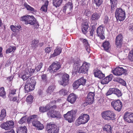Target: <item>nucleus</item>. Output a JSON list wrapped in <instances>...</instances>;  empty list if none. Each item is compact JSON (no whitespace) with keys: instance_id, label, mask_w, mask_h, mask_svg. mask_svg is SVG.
<instances>
[{"instance_id":"1","label":"nucleus","mask_w":133,"mask_h":133,"mask_svg":"<svg viewBox=\"0 0 133 133\" xmlns=\"http://www.w3.org/2000/svg\"><path fill=\"white\" fill-rule=\"evenodd\" d=\"M21 20L25 22L26 24H29L34 25L35 28H37L39 27L38 24L35 18L33 16L29 15L24 16L21 18Z\"/></svg>"},{"instance_id":"2","label":"nucleus","mask_w":133,"mask_h":133,"mask_svg":"<svg viewBox=\"0 0 133 133\" xmlns=\"http://www.w3.org/2000/svg\"><path fill=\"white\" fill-rule=\"evenodd\" d=\"M90 119L89 116L87 114L80 115L76 121L75 125L78 126L81 124H84L87 123Z\"/></svg>"},{"instance_id":"3","label":"nucleus","mask_w":133,"mask_h":133,"mask_svg":"<svg viewBox=\"0 0 133 133\" xmlns=\"http://www.w3.org/2000/svg\"><path fill=\"white\" fill-rule=\"evenodd\" d=\"M36 83L34 79L27 80L25 84L24 89L25 93H28L32 91L35 88V85Z\"/></svg>"},{"instance_id":"4","label":"nucleus","mask_w":133,"mask_h":133,"mask_svg":"<svg viewBox=\"0 0 133 133\" xmlns=\"http://www.w3.org/2000/svg\"><path fill=\"white\" fill-rule=\"evenodd\" d=\"M115 16L117 20L121 21L125 18V12L122 9L117 8L116 10Z\"/></svg>"},{"instance_id":"5","label":"nucleus","mask_w":133,"mask_h":133,"mask_svg":"<svg viewBox=\"0 0 133 133\" xmlns=\"http://www.w3.org/2000/svg\"><path fill=\"white\" fill-rule=\"evenodd\" d=\"M48 133H58L59 129L55 124L51 123L48 124L46 127Z\"/></svg>"},{"instance_id":"6","label":"nucleus","mask_w":133,"mask_h":133,"mask_svg":"<svg viewBox=\"0 0 133 133\" xmlns=\"http://www.w3.org/2000/svg\"><path fill=\"white\" fill-rule=\"evenodd\" d=\"M115 116L114 113L111 111H106L102 113V117L105 120H114L115 119Z\"/></svg>"},{"instance_id":"7","label":"nucleus","mask_w":133,"mask_h":133,"mask_svg":"<svg viewBox=\"0 0 133 133\" xmlns=\"http://www.w3.org/2000/svg\"><path fill=\"white\" fill-rule=\"evenodd\" d=\"M0 127L5 130L11 129L14 127V123L12 121H7L6 122L1 124Z\"/></svg>"},{"instance_id":"8","label":"nucleus","mask_w":133,"mask_h":133,"mask_svg":"<svg viewBox=\"0 0 133 133\" xmlns=\"http://www.w3.org/2000/svg\"><path fill=\"white\" fill-rule=\"evenodd\" d=\"M61 67L60 63L58 62H55L53 63L48 68V70L51 72H56Z\"/></svg>"},{"instance_id":"9","label":"nucleus","mask_w":133,"mask_h":133,"mask_svg":"<svg viewBox=\"0 0 133 133\" xmlns=\"http://www.w3.org/2000/svg\"><path fill=\"white\" fill-rule=\"evenodd\" d=\"M76 113L75 110H72L64 114V116L65 120L68 121L69 122L71 123L73 121V119L74 120V116Z\"/></svg>"},{"instance_id":"10","label":"nucleus","mask_w":133,"mask_h":133,"mask_svg":"<svg viewBox=\"0 0 133 133\" xmlns=\"http://www.w3.org/2000/svg\"><path fill=\"white\" fill-rule=\"evenodd\" d=\"M111 105L115 110L119 112L121 110L122 107V102L119 100L112 101Z\"/></svg>"},{"instance_id":"11","label":"nucleus","mask_w":133,"mask_h":133,"mask_svg":"<svg viewBox=\"0 0 133 133\" xmlns=\"http://www.w3.org/2000/svg\"><path fill=\"white\" fill-rule=\"evenodd\" d=\"M95 94L94 92H90L87 96L86 101L84 103V105L92 104L94 101Z\"/></svg>"},{"instance_id":"12","label":"nucleus","mask_w":133,"mask_h":133,"mask_svg":"<svg viewBox=\"0 0 133 133\" xmlns=\"http://www.w3.org/2000/svg\"><path fill=\"white\" fill-rule=\"evenodd\" d=\"M86 82V79H84L83 77H82L74 82L73 84V87L74 89H76L80 85H85Z\"/></svg>"},{"instance_id":"13","label":"nucleus","mask_w":133,"mask_h":133,"mask_svg":"<svg viewBox=\"0 0 133 133\" xmlns=\"http://www.w3.org/2000/svg\"><path fill=\"white\" fill-rule=\"evenodd\" d=\"M112 72L115 75L119 76L123 74L126 73L127 70L126 69H124L122 67H118L112 70Z\"/></svg>"},{"instance_id":"14","label":"nucleus","mask_w":133,"mask_h":133,"mask_svg":"<svg viewBox=\"0 0 133 133\" xmlns=\"http://www.w3.org/2000/svg\"><path fill=\"white\" fill-rule=\"evenodd\" d=\"M104 27L102 25L99 26L97 29L96 33L97 35L101 39H104L105 38L104 34Z\"/></svg>"},{"instance_id":"15","label":"nucleus","mask_w":133,"mask_h":133,"mask_svg":"<svg viewBox=\"0 0 133 133\" xmlns=\"http://www.w3.org/2000/svg\"><path fill=\"white\" fill-rule=\"evenodd\" d=\"M37 115H34L29 117L27 119V121L29 123L32 122L33 126L36 128L38 126V125L39 124L40 122L35 119Z\"/></svg>"},{"instance_id":"16","label":"nucleus","mask_w":133,"mask_h":133,"mask_svg":"<svg viewBox=\"0 0 133 133\" xmlns=\"http://www.w3.org/2000/svg\"><path fill=\"white\" fill-rule=\"evenodd\" d=\"M90 66V64L87 62H84L82 65L79 68L78 72L79 73H85L88 71Z\"/></svg>"},{"instance_id":"17","label":"nucleus","mask_w":133,"mask_h":133,"mask_svg":"<svg viewBox=\"0 0 133 133\" xmlns=\"http://www.w3.org/2000/svg\"><path fill=\"white\" fill-rule=\"evenodd\" d=\"M124 118L125 121L129 123H133V114L128 112L124 114Z\"/></svg>"},{"instance_id":"18","label":"nucleus","mask_w":133,"mask_h":133,"mask_svg":"<svg viewBox=\"0 0 133 133\" xmlns=\"http://www.w3.org/2000/svg\"><path fill=\"white\" fill-rule=\"evenodd\" d=\"M47 114L49 117H59L60 116L59 112L56 111H54V110L51 109L47 112Z\"/></svg>"},{"instance_id":"19","label":"nucleus","mask_w":133,"mask_h":133,"mask_svg":"<svg viewBox=\"0 0 133 133\" xmlns=\"http://www.w3.org/2000/svg\"><path fill=\"white\" fill-rule=\"evenodd\" d=\"M69 75L66 74H63L62 76V81L60 82L61 85H66L68 84V79L69 78Z\"/></svg>"},{"instance_id":"20","label":"nucleus","mask_w":133,"mask_h":133,"mask_svg":"<svg viewBox=\"0 0 133 133\" xmlns=\"http://www.w3.org/2000/svg\"><path fill=\"white\" fill-rule=\"evenodd\" d=\"M80 40L83 43V45L85 46L86 50L88 53L90 52V46L88 43V40L84 38H81Z\"/></svg>"},{"instance_id":"21","label":"nucleus","mask_w":133,"mask_h":133,"mask_svg":"<svg viewBox=\"0 0 133 133\" xmlns=\"http://www.w3.org/2000/svg\"><path fill=\"white\" fill-rule=\"evenodd\" d=\"M77 98V96L74 94H70L68 97L67 101L71 104L74 103Z\"/></svg>"},{"instance_id":"22","label":"nucleus","mask_w":133,"mask_h":133,"mask_svg":"<svg viewBox=\"0 0 133 133\" xmlns=\"http://www.w3.org/2000/svg\"><path fill=\"white\" fill-rule=\"evenodd\" d=\"M122 36L121 34L118 35L116 37L115 41V44L117 47L120 48L122 45Z\"/></svg>"},{"instance_id":"23","label":"nucleus","mask_w":133,"mask_h":133,"mask_svg":"<svg viewBox=\"0 0 133 133\" xmlns=\"http://www.w3.org/2000/svg\"><path fill=\"white\" fill-rule=\"evenodd\" d=\"M62 49L61 48L57 46L54 51L53 54H51L50 55L51 57H55L59 55L62 52Z\"/></svg>"},{"instance_id":"24","label":"nucleus","mask_w":133,"mask_h":133,"mask_svg":"<svg viewBox=\"0 0 133 133\" xmlns=\"http://www.w3.org/2000/svg\"><path fill=\"white\" fill-rule=\"evenodd\" d=\"M89 27L88 24V22H84L82 25V31L83 33L86 34L88 31V30Z\"/></svg>"},{"instance_id":"25","label":"nucleus","mask_w":133,"mask_h":133,"mask_svg":"<svg viewBox=\"0 0 133 133\" xmlns=\"http://www.w3.org/2000/svg\"><path fill=\"white\" fill-rule=\"evenodd\" d=\"M79 61V59H77L74 61L73 68V72H76L78 70V68L80 66Z\"/></svg>"},{"instance_id":"26","label":"nucleus","mask_w":133,"mask_h":133,"mask_svg":"<svg viewBox=\"0 0 133 133\" xmlns=\"http://www.w3.org/2000/svg\"><path fill=\"white\" fill-rule=\"evenodd\" d=\"M101 15L99 13H95L92 14L91 16L90 19L92 21L94 22L99 18Z\"/></svg>"},{"instance_id":"27","label":"nucleus","mask_w":133,"mask_h":133,"mask_svg":"<svg viewBox=\"0 0 133 133\" xmlns=\"http://www.w3.org/2000/svg\"><path fill=\"white\" fill-rule=\"evenodd\" d=\"M113 77L112 75L111 74L105 77L101 81V83L102 84H106L111 81Z\"/></svg>"},{"instance_id":"28","label":"nucleus","mask_w":133,"mask_h":133,"mask_svg":"<svg viewBox=\"0 0 133 133\" xmlns=\"http://www.w3.org/2000/svg\"><path fill=\"white\" fill-rule=\"evenodd\" d=\"M102 46L104 50L108 52L110 48L111 45L110 43L108 41H105L103 43Z\"/></svg>"},{"instance_id":"29","label":"nucleus","mask_w":133,"mask_h":133,"mask_svg":"<svg viewBox=\"0 0 133 133\" xmlns=\"http://www.w3.org/2000/svg\"><path fill=\"white\" fill-rule=\"evenodd\" d=\"M73 7V6L71 2V1H70L68 3L66 4L65 6L63 7V12L65 11L67 9L71 10L72 9Z\"/></svg>"},{"instance_id":"30","label":"nucleus","mask_w":133,"mask_h":133,"mask_svg":"<svg viewBox=\"0 0 133 133\" xmlns=\"http://www.w3.org/2000/svg\"><path fill=\"white\" fill-rule=\"evenodd\" d=\"M38 43L39 41L38 40H33L31 42V45L30 48L33 49H36L38 46Z\"/></svg>"},{"instance_id":"31","label":"nucleus","mask_w":133,"mask_h":133,"mask_svg":"<svg viewBox=\"0 0 133 133\" xmlns=\"http://www.w3.org/2000/svg\"><path fill=\"white\" fill-rule=\"evenodd\" d=\"M111 5V11H112L114 10L117 3V0H110Z\"/></svg>"},{"instance_id":"32","label":"nucleus","mask_w":133,"mask_h":133,"mask_svg":"<svg viewBox=\"0 0 133 133\" xmlns=\"http://www.w3.org/2000/svg\"><path fill=\"white\" fill-rule=\"evenodd\" d=\"M27 130L26 127H21L18 128L17 130V133H27Z\"/></svg>"},{"instance_id":"33","label":"nucleus","mask_w":133,"mask_h":133,"mask_svg":"<svg viewBox=\"0 0 133 133\" xmlns=\"http://www.w3.org/2000/svg\"><path fill=\"white\" fill-rule=\"evenodd\" d=\"M6 116V110L5 109H2L1 111L0 115V121L3 120Z\"/></svg>"},{"instance_id":"34","label":"nucleus","mask_w":133,"mask_h":133,"mask_svg":"<svg viewBox=\"0 0 133 133\" xmlns=\"http://www.w3.org/2000/svg\"><path fill=\"white\" fill-rule=\"evenodd\" d=\"M50 108V106L49 105H47L45 107H41L39 108L40 112H44L49 110Z\"/></svg>"},{"instance_id":"35","label":"nucleus","mask_w":133,"mask_h":133,"mask_svg":"<svg viewBox=\"0 0 133 133\" xmlns=\"http://www.w3.org/2000/svg\"><path fill=\"white\" fill-rule=\"evenodd\" d=\"M55 88V86L54 85L49 86L46 90V92L48 94H51L53 92L54 89Z\"/></svg>"},{"instance_id":"36","label":"nucleus","mask_w":133,"mask_h":133,"mask_svg":"<svg viewBox=\"0 0 133 133\" xmlns=\"http://www.w3.org/2000/svg\"><path fill=\"white\" fill-rule=\"evenodd\" d=\"M114 94L118 97H121L122 95V93L120 90L114 88Z\"/></svg>"},{"instance_id":"37","label":"nucleus","mask_w":133,"mask_h":133,"mask_svg":"<svg viewBox=\"0 0 133 133\" xmlns=\"http://www.w3.org/2000/svg\"><path fill=\"white\" fill-rule=\"evenodd\" d=\"M111 126L109 124H106L105 125L103 128V130L104 131H107L108 132H111Z\"/></svg>"},{"instance_id":"38","label":"nucleus","mask_w":133,"mask_h":133,"mask_svg":"<svg viewBox=\"0 0 133 133\" xmlns=\"http://www.w3.org/2000/svg\"><path fill=\"white\" fill-rule=\"evenodd\" d=\"M62 0H54L53 5L56 7H59L61 4Z\"/></svg>"},{"instance_id":"39","label":"nucleus","mask_w":133,"mask_h":133,"mask_svg":"<svg viewBox=\"0 0 133 133\" xmlns=\"http://www.w3.org/2000/svg\"><path fill=\"white\" fill-rule=\"evenodd\" d=\"M128 59L131 62H133V50L129 51L128 56Z\"/></svg>"},{"instance_id":"40","label":"nucleus","mask_w":133,"mask_h":133,"mask_svg":"<svg viewBox=\"0 0 133 133\" xmlns=\"http://www.w3.org/2000/svg\"><path fill=\"white\" fill-rule=\"evenodd\" d=\"M0 96L4 98L5 97V92L4 91V89L3 87L0 88Z\"/></svg>"},{"instance_id":"41","label":"nucleus","mask_w":133,"mask_h":133,"mask_svg":"<svg viewBox=\"0 0 133 133\" xmlns=\"http://www.w3.org/2000/svg\"><path fill=\"white\" fill-rule=\"evenodd\" d=\"M24 6L26 8L27 10L31 11H35L34 9L28 5V4L26 3H24Z\"/></svg>"},{"instance_id":"42","label":"nucleus","mask_w":133,"mask_h":133,"mask_svg":"<svg viewBox=\"0 0 133 133\" xmlns=\"http://www.w3.org/2000/svg\"><path fill=\"white\" fill-rule=\"evenodd\" d=\"M102 73V72L100 70L97 68L95 69L94 70V76L96 77H97L98 75Z\"/></svg>"},{"instance_id":"43","label":"nucleus","mask_w":133,"mask_h":133,"mask_svg":"<svg viewBox=\"0 0 133 133\" xmlns=\"http://www.w3.org/2000/svg\"><path fill=\"white\" fill-rule=\"evenodd\" d=\"M16 49V48L15 46H10L7 49L6 51V54H8L13 52Z\"/></svg>"},{"instance_id":"44","label":"nucleus","mask_w":133,"mask_h":133,"mask_svg":"<svg viewBox=\"0 0 133 133\" xmlns=\"http://www.w3.org/2000/svg\"><path fill=\"white\" fill-rule=\"evenodd\" d=\"M59 93L60 95L64 96L67 95L68 91L65 89H62L59 91Z\"/></svg>"},{"instance_id":"45","label":"nucleus","mask_w":133,"mask_h":133,"mask_svg":"<svg viewBox=\"0 0 133 133\" xmlns=\"http://www.w3.org/2000/svg\"><path fill=\"white\" fill-rule=\"evenodd\" d=\"M33 99V97L31 95H29L26 98V101L29 103H31L32 102Z\"/></svg>"},{"instance_id":"46","label":"nucleus","mask_w":133,"mask_h":133,"mask_svg":"<svg viewBox=\"0 0 133 133\" xmlns=\"http://www.w3.org/2000/svg\"><path fill=\"white\" fill-rule=\"evenodd\" d=\"M94 1L97 6H99L102 3L101 0H94Z\"/></svg>"},{"instance_id":"47","label":"nucleus","mask_w":133,"mask_h":133,"mask_svg":"<svg viewBox=\"0 0 133 133\" xmlns=\"http://www.w3.org/2000/svg\"><path fill=\"white\" fill-rule=\"evenodd\" d=\"M24 74L27 75V74H30L29 77H30L31 75V73L30 71V68H26L25 70Z\"/></svg>"},{"instance_id":"48","label":"nucleus","mask_w":133,"mask_h":133,"mask_svg":"<svg viewBox=\"0 0 133 133\" xmlns=\"http://www.w3.org/2000/svg\"><path fill=\"white\" fill-rule=\"evenodd\" d=\"M114 88L110 89L106 94V96L110 95L112 93L114 94Z\"/></svg>"},{"instance_id":"49","label":"nucleus","mask_w":133,"mask_h":133,"mask_svg":"<svg viewBox=\"0 0 133 133\" xmlns=\"http://www.w3.org/2000/svg\"><path fill=\"white\" fill-rule=\"evenodd\" d=\"M29 75L28 74H27V75L25 74H24L21 77L24 81L26 80L29 77Z\"/></svg>"},{"instance_id":"50","label":"nucleus","mask_w":133,"mask_h":133,"mask_svg":"<svg viewBox=\"0 0 133 133\" xmlns=\"http://www.w3.org/2000/svg\"><path fill=\"white\" fill-rule=\"evenodd\" d=\"M43 64L42 63H40L39 65L36 67L35 70L37 71H39L42 67Z\"/></svg>"},{"instance_id":"51","label":"nucleus","mask_w":133,"mask_h":133,"mask_svg":"<svg viewBox=\"0 0 133 133\" xmlns=\"http://www.w3.org/2000/svg\"><path fill=\"white\" fill-rule=\"evenodd\" d=\"M39 124V125H38V126L37 127H36L37 129L38 130H42L44 127L43 125L40 122Z\"/></svg>"},{"instance_id":"52","label":"nucleus","mask_w":133,"mask_h":133,"mask_svg":"<svg viewBox=\"0 0 133 133\" xmlns=\"http://www.w3.org/2000/svg\"><path fill=\"white\" fill-rule=\"evenodd\" d=\"M25 121L26 117H23L20 119V120L19 121L18 123L21 124H22L23 123L25 122Z\"/></svg>"},{"instance_id":"53","label":"nucleus","mask_w":133,"mask_h":133,"mask_svg":"<svg viewBox=\"0 0 133 133\" xmlns=\"http://www.w3.org/2000/svg\"><path fill=\"white\" fill-rule=\"evenodd\" d=\"M52 50V47H48L46 48L45 49V52L46 53H49L51 52Z\"/></svg>"},{"instance_id":"54","label":"nucleus","mask_w":133,"mask_h":133,"mask_svg":"<svg viewBox=\"0 0 133 133\" xmlns=\"http://www.w3.org/2000/svg\"><path fill=\"white\" fill-rule=\"evenodd\" d=\"M10 28L11 30L13 32H17V29L16 26H15L13 25H11L10 26Z\"/></svg>"},{"instance_id":"55","label":"nucleus","mask_w":133,"mask_h":133,"mask_svg":"<svg viewBox=\"0 0 133 133\" xmlns=\"http://www.w3.org/2000/svg\"><path fill=\"white\" fill-rule=\"evenodd\" d=\"M91 14L90 11L88 10H85L84 12V15L86 16H89Z\"/></svg>"},{"instance_id":"56","label":"nucleus","mask_w":133,"mask_h":133,"mask_svg":"<svg viewBox=\"0 0 133 133\" xmlns=\"http://www.w3.org/2000/svg\"><path fill=\"white\" fill-rule=\"evenodd\" d=\"M47 9V8L46 6H45L44 5L42 6L41 8V10L43 11L44 12H46Z\"/></svg>"},{"instance_id":"57","label":"nucleus","mask_w":133,"mask_h":133,"mask_svg":"<svg viewBox=\"0 0 133 133\" xmlns=\"http://www.w3.org/2000/svg\"><path fill=\"white\" fill-rule=\"evenodd\" d=\"M128 29L130 31H133V23H132L128 27Z\"/></svg>"},{"instance_id":"58","label":"nucleus","mask_w":133,"mask_h":133,"mask_svg":"<svg viewBox=\"0 0 133 133\" xmlns=\"http://www.w3.org/2000/svg\"><path fill=\"white\" fill-rule=\"evenodd\" d=\"M16 90L15 89L11 90L10 92V95L11 94L14 95L16 94Z\"/></svg>"},{"instance_id":"59","label":"nucleus","mask_w":133,"mask_h":133,"mask_svg":"<svg viewBox=\"0 0 133 133\" xmlns=\"http://www.w3.org/2000/svg\"><path fill=\"white\" fill-rule=\"evenodd\" d=\"M104 77V75L103 74L102 72L101 74H100L99 75H98V76L97 77L100 79H102Z\"/></svg>"},{"instance_id":"60","label":"nucleus","mask_w":133,"mask_h":133,"mask_svg":"<svg viewBox=\"0 0 133 133\" xmlns=\"http://www.w3.org/2000/svg\"><path fill=\"white\" fill-rule=\"evenodd\" d=\"M109 21L108 17L106 16L104 18V22L105 24H107Z\"/></svg>"},{"instance_id":"61","label":"nucleus","mask_w":133,"mask_h":133,"mask_svg":"<svg viewBox=\"0 0 133 133\" xmlns=\"http://www.w3.org/2000/svg\"><path fill=\"white\" fill-rule=\"evenodd\" d=\"M95 31L94 29H92L90 31V36H93Z\"/></svg>"},{"instance_id":"62","label":"nucleus","mask_w":133,"mask_h":133,"mask_svg":"<svg viewBox=\"0 0 133 133\" xmlns=\"http://www.w3.org/2000/svg\"><path fill=\"white\" fill-rule=\"evenodd\" d=\"M2 48L0 47V57H2L3 56V55L2 53Z\"/></svg>"},{"instance_id":"63","label":"nucleus","mask_w":133,"mask_h":133,"mask_svg":"<svg viewBox=\"0 0 133 133\" xmlns=\"http://www.w3.org/2000/svg\"><path fill=\"white\" fill-rule=\"evenodd\" d=\"M46 78V75L45 74H44L42 76V79L44 80H45Z\"/></svg>"},{"instance_id":"64","label":"nucleus","mask_w":133,"mask_h":133,"mask_svg":"<svg viewBox=\"0 0 133 133\" xmlns=\"http://www.w3.org/2000/svg\"><path fill=\"white\" fill-rule=\"evenodd\" d=\"M14 76H11L7 78L10 81L11 80L14 78Z\"/></svg>"}]
</instances>
